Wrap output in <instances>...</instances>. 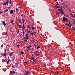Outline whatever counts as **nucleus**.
<instances>
[{
    "label": "nucleus",
    "mask_w": 75,
    "mask_h": 75,
    "mask_svg": "<svg viewBox=\"0 0 75 75\" xmlns=\"http://www.w3.org/2000/svg\"><path fill=\"white\" fill-rule=\"evenodd\" d=\"M8 0H7L6 1V3L5 2H4L3 4V5H6V4H7V5H8Z\"/></svg>",
    "instance_id": "obj_1"
},
{
    "label": "nucleus",
    "mask_w": 75,
    "mask_h": 75,
    "mask_svg": "<svg viewBox=\"0 0 75 75\" xmlns=\"http://www.w3.org/2000/svg\"><path fill=\"white\" fill-rule=\"evenodd\" d=\"M16 45L18 47H19L20 46V45Z\"/></svg>",
    "instance_id": "obj_34"
},
{
    "label": "nucleus",
    "mask_w": 75,
    "mask_h": 75,
    "mask_svg": "<svg viewBox=\"0 0 75 75\" xmlns=\"http://www.w3.org/2000/svg\"><path fill=\"white\" fill-rule=\"evenodd\" d=\"M36 34V32H35V31H34L33 33H32L30 35H33V34Z\"/></svg>",
    "instance_id": "obj_4"
},
{
    "label": "nucleus",
    "mask_w": 75,
    "mask_h": 75,
    "mask_svg": "<svg viewBox=\"0 0 75 75\" xmlns=\"http://www.w3.org/2000/svg\"><path fill=\"white\" fill-rule=\"evenodd\" d=\"M57 0H55V1H57Z\"/></svg>",
    "instance_id": "obj_52"
},
{
    "label": "nucleus",
    "mask_w": 75,
    "mask_h": 75,
    "mask_svg": "<svg viewBox=\"0 0 75 75\" xmlns=\"http://www.w3.org/2000/svg\"><path fill=\"white\" fill-rule=\"evenodd\" d=\"M27 39H29V38H27Z\"/></svg>",
    "instance_id": "obj_47"
},
{
    "label": "nucleus",
    "mask_w": 75,
    "mask_h": 75,
    "mask_svg": "<svg viewBox=\"0 0 75 75\" xmlns=\"http://www.w3.org/2000/svg\"><path fill=\"white\" fill-rule=\"evenodd\" d=\"M4 50H5V51L6 52V49H4Z\"/></svg>",
    "instance_id": "obj_58"
},
{
    "label": "nucleus",
    "mask_w": 75,
    "mask_h": 75,
    "mask_svg": "<svg viewBox=\"0 0 75 75\" xmlns=\"http://www.w3.org/2000/svg\"><path fill=\"white\" fill-rule=\"evenodd\" d=\"M24 63H26V64L27 63V62H24Z\"/></svg>",
    "instance_id": "obj_48"
},
{
    "label": "nucleus",
    "mask_w": 75,
    "mask_h": 75,
    "mask_svg": "<svg viewBox=\"0 0 75 75\" xmlns=\"http://www.w3.org/2000/svg\"><path fill=\"white\" fill-rule=\"evenodd\" d=\"M72 29L74 31H75V28L74 27H72Z\"/></svg>",
    "instance_id": "obj_15"
},
{
    "label": "nucleus",
    "mask_w": 75,
    "mask_h": 75,
    "mask_svg": "<svg viewBox=\"0 0 75 75\" xmlns=\"http://www.w3.org/2000/svg\"><path fill=\"white\" fill-rule=\"evenodd\" d=\"M69 24H70V25L72 26V25L71 24V23H70V22H69Z\"/></svg>",
    "instance_id": "obj_23"
},
{
    "label": "nucleus",
    "mask_w": 75,
    "mask_h": 75,
    "mask_svg": "<svg viewBox=\"0 0 75 75\" xmlns=\"http://www.w3.org/2000/svg\"><path fill=\"white\" fill-rule=\"evenodd\" d=\"M58 10H59V11H62V9H58Z\"/></svg>",
    "instance_id": "obj_20"
},
{
    "label": "nucleus",
    "mask_w": 75,
    "mask_h": 75,
    "mask_svg": "<svg viewBox=\"0 0 75 75\" xmlns=\"http://www.w3.org/2000/svg\"><path fill=\"white\" fill-rule=\"evenodd\" d=\"M11 23H13V22H14V21L12 20L11 21Z\"/></svg>",
    "instance_id": "obj_37"
},
{
    "label": "nucleus",
    "mask_w": 75,
    "mask_h": 75,
    "mask_svg": "<svg viewBox=\"0 0 75 75\" xmlns=\"http://www.w3.org/2000/svg\"><path fill=\"white\" fill-rule=\"evenodd\" d=\"M32 59H34V57H33Z\"/></svg>",
    "instance_id": "obj_54"
},
{
    "label": "nucleus",
    "mask_w": 75,
    "mask_h": 75,
    "mask_svg": "<svg viewBox=\"0 0 75 75\" xmlns=\"http://www.w3.org/2000/svg\"><path fill=\"white\" fill-rule=\"evenodd\" d=\"M33 54H32V57H33Z\"/></svg>",
    "instance_id": "obj_56"
},
{
    "label": "nucleus",
    "mask_w": 75,
    "mask_h": 75,
    "mask_svg": "<svg viewBox=\"0 0 75 75\" xmlns=\"http://www.w3.org/2000/svg\"><path fill=\"white\" fill-rule=\"evenodd\" d=\"M24 41H27V40H24Z\"/></svg>",
    "instance_id": "obj_44"
},
{
    "label": "nucleus",
    "mask_w": 75,
    "mask_h": 75,
    "mask_svg": "<svg viewBox=\"0 0 75 75\" xmlns=\"http://www.w3.org/2000/svg\"><path fill=\"white\" fill-rule=\"evenodd\" d=\"M6 35L8 36V35H7V32H6Z\"/></svg>",
    "instance_id": "obj_28"
},
{
    "label": "nucleus",
    "mask_w": 75,
    "mask_h": 75,
    "mask_svg": "<svg viewBox=\"0 0 75 75\" xmlns=\"http://www.w3.org/2000/svg\"><path fill=\"white\" fill-rule=\"evenodd\" d=\"M38 51H36L35 52L34 54L35 55H37V54H38Z\"/></svg>",
    "instance_id": "obj_8"
},
{
    "label": "nucleus",
    "mask_w": 75,
    "mask_h": 75,
    "mask_svg": "<svg viewBox=\"0 0 75 75\" xmlns=\"http://www.w3.org/2000/svg\"><path fill=\"white\" fill-rule=\"evenodd\" d=\"M30 47H31V46L27 47V48H28V49H29V50L31 49V48H30Z\"/></svg>",
    "instance_id": "obj_13"
},
{
    "label": "nucleus",
    "mask_w": 75,
    "mask_h": 75,
    "mask_svg": "<svg viewBox=\"0 0 75 75\" xmlns=\"http://www.w3.org/2000/svg\"><path fill=\"white\" fill-rule=\"evenodd\" d=\"M32 41H33V42H34V40H33Z\"/></svg>",
    "instance_id": "obj_55"
},
{
    "label": "nucleus",
    "mask_w": 75,
    "mask_h": 75,
    "mask_svg": "<svg viewBox=\"0 0 75 75\" xmlns=\"http://www.w3.org/2000/svg\"><path fill=\"white\" fill-rule=\"evenodd\" d=\"M13 15H14V14H13L12 16L13 17Z\"/></svg>",
    "instance_id": "obj_57"
},
{
    "label": "nucleus",
    "mask_w": 75,
    "mask_h": 75,
    "mask_svg": "<svg viewBox=\"0 0 75 75\" xmlns=\"http://www.w3.org/2000/svg\"><path fill=\"white\" fill-rule=\"evenodd\" d=\"M34 27H32V30H34Z\"/></svg>",
    "instance_id": "obj_22"
},
{
    "label": "nucleus",
    "mask_w": 75,
    "mask_h": 75,
    "mask_svg": "<svg viewBox=\"0 0 75 75\" xmlns=\"http://www.w3.org/2000/svg\"><path fill=\"white\" fill-rule=\"evenodd\" d=\"M28 34L27 35L26 34L25 35V37L26 38H25V39H27V38H28Z\"/></svg>",
    "instance_id": "obj_10"
},
{
    "label": "nucleus",
    "mask_w": 75,
    "mask_h": 75,
    "mask_svg": "<svg viewBox=\"0 0 75 75\" xmlns=\"http://www.w3.org/2000/svg\"><path fill=\"white\" fill-rule=\"evenodd\" d=\"M60 13H61V14H64V16H65V14H64V12H63V11H61V12H59Z\"/></svg>",
    "instance_id": "obj_7"
},
{
    "label": "nucleus",
    "mask_w": 75,
    "mask_h": 75,
    "mask_svg": "<svg viewBox=\"0 0 75 75\" xmlns=\"http://www.w3.org/2000/svg\"><path fill=\"white\" fill-rule=\"evenodd\" d=\"M10 62V58H9V60H8V61L6 62L7 63V64H8V62Z\"/></svg>",
    "instance_id": "obj_12"
},
{
    "label": "nucleus",
    "mask_w": 75,
    "mask_h": 75,
    "mask_svg": "<svg viewBox=\"0 0 75 75\" xmlns=\"http://www.w3.org/2000/svg\"><path fill=\"white\" fill-rule=\"evenodd\" d=\"M9 8H10V7H8V8L7 9L8 10V9H9Z\"/></svg>",
    "instance_id": "obj_40"
},
{
    "label": "nucleus",
    "mask_w": 75,
    "mask_h": 75,
    "mask_svg": "<svg viewBox=\"0 0 75 75\" xmlns=\"http://www.w3.org/2000/svg\"><path fill=\"white\" fill-rule=\"evenodd\" d=\"M3 45H1V48H2V47H3Z\"/></svg>",
    "instance_id": "obj_26"
},
{
    "label": "nucleus",
    "mask_w": 75,
    "mask_h": 75,
    "mask_svg": "<svg viewBox=\"0 0 75 75\" xmlns=\"http://www.w3.org/2000/svg\"><path fill=\"white\" fill-rule=\"evenodd\" d=\"M56 8L57 9L59 8V6H56Z\"/></svg>",
    "instance_id": "obj_17"
},
{
    "label": "nucleus",
    "mask_w": 75,
    "mask_h": 75,
    "mask_svg": "<svg viewBox=\"0 0 75 75\" xmlns=\"http://www.w3.org/2000/svg\"><path fill=\"white\" fill-rule=\"evenodd\" d=\"M23 27H24V25H23Z\"/></svg>",
    "instance_id": "obj_43"
},
{
    "label": "nucleus",
    "mask_w": 75,
    "mask_h": 75,
    "mask_svg": "<svg viewBox=\"0 0 75 75\" xmlns=\"http://www.w3.org/2000/svg\"><path fill=\"white\" fill-rule=\"evenodd\" d=\"M57 14H58V15H59V13H57Z\"/></svg>",
    "instance_id": "obj_53"
},
{
    "label": "nucleus",
    "mask_w": 75,
    "mask_h": 75,
    "mask_svg": "<svg viewBox=\"0 0 75 75\" xmlns=\"http://www.w3.org/2000/svg\"><path fill=\"white\" fill-rule=\"evenodd\" d=\"M12 55H13V52H12L10 54L9 56L10 57V56H12Z\"/></svg>",
    "instance_id": "obj_14"
},
{
    "label": "nucleus",
    "mask_w": 75,
    "mask_h": 75,
    "mask_svg": "<svg viewBox=\"0 0 75 75\" xmlns=\"http://www.w3.org/2000/svg\"><path fill=\"white\" fill-rule=\"evenodd\" d=\"M19 33V30H18L17 33Z\"/></svg>",
    "instance_id": "obj_35"
},
{
    "label": "nucleus",
    "mask_w": 75,
    "mask_h": 75,
    "mask_svg": "<svg viewBox=\"0 0 75 75\" xmlns=\"http://www.w3.org/2000/svg\"><path fill=\"white\" fill-rule=\"evenodd\" d=\"M22 21H22V22H21V23H23V25H24V22H25V19H22Z\"/></svg>",
    "instance_id": "obj_2"
},
{
    "label": "nucleus",
    "mask_w": 75,
    "mask_h": 75,
    "mask_svg": "<svg viewBox=\"0 0 75 75\" xmlns=\"http://www.w3.org/2000/svg\"><path fill=\"white\" fill-rule=\"evenodd\" d=\"M29 28H31V27H29Z\"/></svg>",
    "instance_id": "obj_61"
},
{
    "label": "nucleus",
    "mask_w": 75,
    "mask_h": 75,
    "mask_svg": "<svg viewBox=\"0 0 75 75\" xmlns=\"http://www.w3.org/2000/svg\"><path fill=\"white\" fill-rule=\"evenodd\" d=\"M57 74H58V71L57 72Z\"/></svg>",
    "instance_id": "obj_45"
},
{
    "label": "nucleus",
    "mask_w": 75,
    "mask_h": 75,
    "mask_svg": "<svg viewBox=\"0 0 75 75\" xmlns=\"http://www.w3.org/2000/svg\"><path fill=\"white\" fill-rule=\"evenodd\" d=\"M73 22H74V24H75V20H74V19H73Z\"/></svg>",
    "instance_id": "obj_19"
},
{
    "label": "nucleus",
    "mask_w": 75,
    "mask_h": 75,
    "mask_svg": "<svg viewBox=\"0 0 75 75\" xmlns=\"http://www.w3.org/2000/svg\"><path fill=\"white\" fill-rule=\"evenodd\" d=\"M22 31H24V30L23 29V30H22Z\"/></svg>",
    "instance_id": "obj_62"
},
{
    "label": "nucleus",
    "mask_w": 75,
    "mask_h": 75,
    "mask_svg": "<svg viewBox=\"0 0 75 75\" xmlns=\"http://www.w3.org/2000/svg\"><path fill=\"white\" fill-rule=\"evenodd\" d=\"M8 9H6V10H5V11H4V12L6 13V12H7V11H8Z\"/></svg>",
    "instance_id": "obj_16"
},
{
    "label": "nucleus",
    "mask_w": 75,
    "mask_h": 75,
    "mask_svg": "<svg viewBox=\"0 0 75 75\" xmlns=\"http://www.w3.org/2000/svg\"><path fill=\"white\" fill-rule=\"evenodd\" d=\"M38 58V57H37V56L36 57V58Z\"/></svg>",
    "instance_id": "obj_51"
},
{
    "label": "nucleus",
    "mask_w": 75,
    "mask_h": 75,
    "mask_svg": "<svg viewBox=\"0 0 75 75\" xmlns=\"http://www.w3.org/2000/svg\"><path fill=\"white\" fill-rule=\"evenodd\" d=\"M17 25H18V26H19V25H18V24Z\"/></svg>",
    "instance_id": "obj_59"
},
{
    "label": "nucleus",
    "mask_w": 75,
    "mask_h": 75,
    "mask_svg": "<svg viewBox=\"0 0 75 75\" xmlns=\"http://www.w3.org/2000/svg\"><path fill=\"white\" fill-rule=\"evenodd\" d=\"M4 56H6V53H5V52L4 54Z\"/></svg>",
    "instance_id": "obj_33"
},
{
    "label": "nucleus",
    "mask_w": 75,
    "mask_h": 75,
    "mask_svg": "<svg viewBox=\"0 0 75 75\" xmlns=\"http://www.w3.org/2000/svg\"><path fill=\"white\" fill-rule=\"evenodd\" d=\"M69 27H71V25H69Z\"/></svg>",
    "instance_id": "obj_49"
},
{
    "label": "nucleus",
    "mask_w": 75,
    "mask_h": 75,
    "mask_svg": "<svg viewBox=\"0 0 75 75\" xmlns=\"http://www.w3.org/2000/svg\"><path fill=\"white\" fill-rule=\"evenodd\" d=\"M10 73L11 74H13H13H15V72H14V71H13V70L12 71H10Z\"/></svg>",
    "instance_id": "obj_3"
},
{
    "label": "nucleus",
    "mask_w": 75,
    "mask_h": 75,
    "mask_svg": "<svg viewBox=\"0 0 75 75\" xmlns=\"http://www.w3.org/2000/svg\"><path fill=\"white\" fill-rule=\"evenodd\" d=\"M10 4H11V3H12V2L11 1H10Z\"/></svg>",
    "instance_id": "obj_36"
},
{
    "label": "nucleus",
    "mask_w": 75,
    "mask_h": 75,
    "mask_svg": "<svg viewBox=\"0 0 75 75\" xmlns=\"http://www.w3.org/2000/svg\"><path fill=\"white\" fill-rule=\"evenodd\" d=\"M29 50H30V49H28V50H27V51H29Z\"/></svg>",
    "instance_id": "obj_39"
},
{
    "label": "nucleus",
    "mask_w": 75,
    "mask_h": 75,
    "mask_svg": "<svg viewBox=\"0 0 75 75\" xmlns=\"http://www.w3.org/2000/svg\"><path fill=\"white\" fill-rule=\"evenodd\" d=\"M66 25H67V26H69V24H66Z\"/></svg>",
    "instance_id": "obj_31"
},
{
    "label": "nucleus",
    "mask_w": 75,
    "mask_h": 75,
    "mask_svg": "<svg viewBox=\"0 0 75 75\" xmlns=\"http://www.w3.org/2000/svg\"><path fill=\"white\" fill-rule=\"evenodd\" d=\"M19 27L20 28H21V25H19Z\"/></svg>",
    "instance_id": "obj_30"
},
{
    "label": "nucleus",
    "mask_w": 75,
    "mask_h": 75,
    "mask_svg": "<svg viewBox=\"0 0 75 75\" xmlns=\"http://www.w3.org/2000/svg\"><path fill=\"white\" fill-rule=\"evenodd\" d=\"M33 62H35V63H36V62H36V61L35 60H34V59H33Z\"/></svg>",
    "instance_id": "obj_18"
},
{
    "label": "nucleus",
    "mask_w": 75,
    "mask_h": 75,
    "mask_svg": "<svg viewBox=\"0 0 75 75\" xmlns=\"http://www.w3.org/2000/svg\"><path fill=\"white\" fill-rule=\"evenodd\" d=\"M38 48H40V46H39L37 47V49H38Z\"/></svg>",
    "instance_id": "obj_42"
},
{
    "label": "nucleus",
    "mask_w": 75,
    "mask_h": 75,
    "mask_svg": "<svg viewBox=\"0 0 75 75\" xmlns=\"http://www.w3.org/2000/svg\"><path fill=\"white\" fill-rule=\"evenodd\" d=\"M32 64H34V62H33Z\"/></svg>",
    "instance_id": "obj_64"
},
{
    "label": "nucleus",
    "mask_w": 75,
    "mask_h": 75,
    "mask_svg": "<svg viewBox=\"0 0 75 75\" xmlns=\"http://www.w3.org/2000/svg\"><path fill=\"white\" fill-rule=\"evenodd\" d=\"M2 24L4 26H5L6 25V24H5V22H4V21H2Z\"/></svg>",
    "instance_id": "obj_6"
},
{
    "label": "nucleus",
    "mask_w": 75,
    "mask_h": 75,
    "mask_svg": "<svg viewBox=\"0 0 75 75\" xmlns=\"http://www.w3.org/2000/svg\"><path fill=\"white\" fill-rule=\"evenodd\" d=\"M24 29V30H25V27H24L23 28Z\"/></svg>",
    "instance_id": "obj_41"
},
{
    "label": "nucleus",
    "mask_w": 75,
    "mask_h": 75,
    "mask_svg": "<svg viewBox=\"0 0 75 75\" xmlns=\"http://www.w3.org/2000/svg\"><path fill=\"white\" fill-rule=\"evenodd\" d=\"M21 16H22V17H23V14H22V15H21Z\"/></svg>",
    "instance_id": "obj_50"
},
{
    "label": "nucleus",
    "mask_w": 75,
    "mask_h": 75,
    "mask_svg": "<svg viewBox=\"0 0 75 75\" xmlns=\"http://www.w3.org/2000/svg\"><path fill=\"white\" fill-rule=\"evenodd\" d=\"M57 4H56L57 6H58V3L57 2Z\"/></svg>",
    "instance_id": "obj_29"
},
{
    "label": "nucleus",
    "mask_w": 75,
    "mask_h": 75,
    "mask_svg": "<svg viewBox=\"0 0 75 75\" xmlns=\"http://www.w3.org/2000/svg\"><path fill=\"white\" fill-rule=\"evenodd\" d=\"M21 20L20 19L19 20V23H21Z\"/></svg>",
    "instance_id": "obj_24"
},
{
    "label": "nucleus",
    "mask_w": 75,
    "mask_h": 75,
    "mask_svg": "<svg viewBox=\"0 0 75 75\" xmlns=\"http://www.w3.org/2000/svg\"><path fill=\"white\" fill-rule=\"evenodd\" d=\"M3 13V12H0V14H1V13Z\"/></svg>",
    "instance_id": "obj_38"
},
{
    "label": "nucleus",
    "mask_w": 75,
    "mask_h": 75,
    "mask_svg": "<svg viewBox=\"0 0 75 75\" xmlns=\"http://www.w3.org/2000/svg\"><path fill=\"white\" fill-rule=\"evenodd\" d=\"M25 73L26 74V75H28V73H29L28 72L26 71L25 72Z\"/></svg>",
    "instance_id": "obj_11"
},
{
    "label": "nucleus",
    "mask_w": 75,
    "mask_h": 75,
    "mask_svg": "<svg viewBox=\"0 0 75 75\" xmlns=\"http://www.w3.org/2000/svg\"><path fill=\"white\" fill-rule=\"evenodd\" d=\"M12 68H16V67H14V66H12Z\"/></svg>",
    "instance_id": "obj_32"
},
{
    "label": "nucleus",
    "mask_w": 75,
    "mask_h": 75,
    "mask_svg": "<svg viewBox=\"0 0 75 75\" xmlns=\"http://www.w3.org/2000/svg\"><path fill=\"white\" fill-rule=\"evenodd\" d=\"M27 26H28V28H29V25H27Z\"/></svg>",
    "instance_id": "obj_46"
},
{
    "label": "nucleus",
    "mask_w": 75,
    "mask_h": 75,
    "mask_svg": "<svg viewBox=\"0 0 75 75\" xmlns=\"http://www.w3.org/2000/svg\"><path fill=\"white\" fill-rule=\"evenodd\" d=\"M13 10H11L10 11V14H13Z\"/></svg>",
    "instance_id": "obj_9"
},
{
    "label": "nucleus",
    "mask_w": 75,
    "mask_h": 75,
    "mask_svg": "<svg viewBox=\"0 0 75 75\" xmlns=\"http://www.w3.org/2000/svg\"><path fill=\"white\" fill-rule=\"evenodd\" d=\"M30 31H29V32H28V33H30Z\"/></svg>",
    "instance_id": "obj_63"
},
{
    "label": "nucleus",
    "mask_w": 75,
    "mask_h": 75,
    "mask_svg": "<svg viewBox=\"0 0 75 75\" xmlns=\"http://www.w3.org/2000/svg\"><path fill=\"white\" fill-rule=\"evenodd\" d=\"M35 47H36V46H37L36 45H35Z\"/></svg>",
    "instance_id": "obj_60"
},
{
    "label": "nucleus",
    "mask_w": 75,
    "mask_h": 75,
    "mask_svg": "<svg viewBox=\"0 0 75 75\" xmlns=\"http://www.w3.org/2000/svg\"><path fill=\"white\" fill-rule=\"evenodd\" d=\"M71 16H72V17H75V16H73V15L71 13Z\"/></svg>",
    "instance_id": "obj_21"
},
{
    "label": "nucleus",
    "mask_w": 75,
    "mask_h": 75,
    "mask_svg": "<svg viewBox=\"0 0 75 75\" xmlns=\"http://www.w3.org/2000/svg\"><path fill=\"white\" fill-rule=\"evenodd\" d=\"M21 54H23L24 53H23V52H21Z\"/></svg>",
    "instance_id": "obj_25"
},
{
    "label": "nucleus",
    "mask_w": 75,
    "mask_h": 75,
    "mask_svg": "<svg viewBox=\"0 0 75 75\" xmlns=\"http://www.w3.org/2000/svg\"><path fill=\"white\" fill-rule=\"evenodd\" d=\"M63 20H64V21H67V19L64 17H63Z\"/></svg>",
    "instance_id": "obj_5"
},
{
    "label": "nucleus",
    "mask_w": 75,
    "mask_h": 75,
    "mask_svg": "<svg viewBox=\"0 0 75 75\" xmlns=\"http://www.w3.org/2000/svg\"><path fill=\"white\" fill-rule=\"evenodd\" d=\"M17 10H18V8H16V11H17Z\"/></svg>",
    "instance_id": "obj_27"
}]
</instances>
